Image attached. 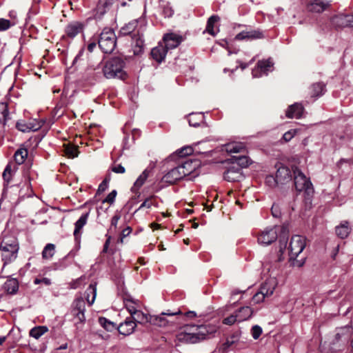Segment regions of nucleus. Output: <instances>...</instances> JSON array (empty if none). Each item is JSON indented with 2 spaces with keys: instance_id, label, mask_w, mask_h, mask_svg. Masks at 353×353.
I'll return each instance as SVG.
<instances>
[{
  "instance_id": "nucleus-1",
  "label": "nucleus",
  "mask_w": 353,
  "mask_h": 353,
  "mask_svg": "<svg viewBox=\"0 0 353 353\" xmlns=\"http://www.w3.org/2000/svg\"><path fill=\"white\" fill-rule=\"evenodd\" d=\"M219 327L213 324L187 325L176 336L179 341L194 344L205 340L210 334L215 333Z\"/></svg>"
},
{
  "instance_id": "nucleus-2",
  "label": "nucleus",
  "mask_w": 353,
  "mask_h": 353,
  "mask_svg": "<svg viewBox=\"0 0 353 353\" xmlns=\"http://www.w3.org/2000/svg\"><path fill=\"white\" fill-rule=\"evenodd\" d=\"M289 232V224L281 222L273 228H268L262 231L258 236V242L261 245H268L279 238V252L283 253L286 247Z\"/></svg>"
},
{
  "instance_id": "nucleus-3",
  "label": "nucleus",
  "mask_w": 353,
  "mask_h": 353,
  "mask_svg": "<svg viewBox=\"0 0 353 353\" xmlns=\"http://www.w3.org/2000/svg\"><path fill=\"white\" fill-rule=\"evenodd\" d=\"M19 248V243L14 237H5L2 240L0 244V256L3 262L2 270L17 259Z\"/></svg>"
},
{
  "instance_id": "nucleus-4",
  "label": "nucleus",
  "mask_w": 353,
  "mask_h": 353,
  "mask_svg": "<svg viewBox=\"0 0 353 353\" xmlns=\"http://www.w3.org/2000/svg\"><path fill=\"white\" fill-rule=\"evenodd\" d=\"M125 62L120 57H113L106 61L102 68L104 77L106 79H124L126 73L123 70Z\"/></svg>"
},
{
  "instance_id": "nucleus-5",
  "label": "nucleus",
  "mask_w": 353,
  "mask_h": 353,
  "mask_svg": "<svg viewBox=\"0 0 353 353\" xmlns=\"http://www.w3.org/2000/svg\"><path fill=\"white\" fill-rule=\"evenodd\" d=\"M292 171L296 190L297 192L303 191L305 203H311L314 194L312 183L297 167L293 168Z\"/></svg>"
},
{
  "instance_id": "nucleus-6",
  "label": "nucleus",
  "mask_w": 353,
  "mask_h": 353,
  "mask_svg": "<svg viewBox=\"0 0 353 353\" xmlns=\"http://www.w3.org/2000/svg\"><path fill=\"white\" fill-rule=\"evenodd\" d=\"M306 246V238L301 235H294L292 236L289 244L290 260L292 261V265L301 267L304 261L296 260L298 256L303 252Z\"/></svg>"
},
{
  "instance_id": "nucleus-7",
  "label": "nucleus",
  "mask_w": 353,
  "mask_h": 353,
  "mask_svg": "<svg viewBox=\"0 0 353 353\" xmlns=\"http://www.w3.org/2000/svg\"><path fill=\"white\" fill-rule=\"evenodd\" d=\"M97 43L103 53H112L117 46L114 31L112 28H105L97 37Z\"/></svg>"
},
{
  "instance_id": "nucleus-8",
  "label": "nucleus",
  "mask_w": 353,
  "mask_h": 353,
  "mask_svg": "<svg viewBox=\"0 0 353 353\" xmlns=\"http://www.w3.org/2000/svg\"><path fill=\"white\" fill-rule=\"evenodd\" d=\"M85 303L82 297L77 298L72 303L69 315L77 327L85 321Z\"/></svg>"
},
{
  "instance_id": "nucleus-9",
  "label": "nucleus",
  "mask_w": 353,
  "mask_h": 353,
  "mask_svg": "<svg viewBox=\"0 0 353 353\" xmlns=\"http://www.w3.org/2000/svg\"><path fill=\"white\" fill-rule=\"evenodd\" d=\"M17 165L11 162L8 163L4 169L3 172V189L2 192V196L4 198L8 197L10 189H14L16 191L19 190V185H10L12 176L17 170Z\"/></svg>"
},
{
  "instance_id": "nucleus-10",
  "label": "nucleus",
  "mask_w": 353,
  "mask_h": 353,
  "mask_svg": "<svg viewBox=\"0 0 353 353\" xmlns=\"http://www.w3.org/2000/svg\"><path fill=\"white\" fill-rule=\"evenodd\" d=\"M223 179L228 182H239L245 179V176L238 165L231 164L223 172Z\"/></svg>"
},
{
  "instance_id": "nucleus-11",
  "label": "nucleus",
  "mask_w": 353,
  "mask_h": 353,
  "mask_svg": "<svg viewBox=\"0 0 353 353\" xmlns=\"http://www.w3.org/2000/svg\"><path fill=\"white\" fill-rule=\"evenodd\" d=\"M330 22L336 29L347 26L353 28V14H336L331 18Z\"/></svg>"
},
{
  "instance_id": "nucleus-12",
  "label": "nucleus",
  "mask_w": 353,
  "mask_h": 353,
  "mask_svg": "<svg viewBox=\"0 0 353 353\" xmlns=\"http://www.w3.org/2000/svg\"><path fill=\"white\" fill-rule=\"evenodd\" d=\"M139 21L134 19L125 24L119 30V36H132L137 35L143 31L141 26H139Z\"/></svg>"
},
{
  "instance_id": "nucleus-13",
  "label": "nucleus",
  "mask_w": 353,
  "mask_h": 353,
  "mask_svg": "<svg viewBox=\"0 0 353 353\" xmlns=\"http://www.w3.org/2000/svg\"><path fill=\"white\" fill-rule=\"evenodd\" d=\"M276 168H277L276 177L279 185H284L292 181V171L288 167L283 165L282 163H276Z\"/></svg>"
},
{
  "instance_id": "nucleus-14",
  "label": "nucleus",
  "mask_w": 353,
  "mask_h": 353,
  "mask_svg": "<svg viewBox=\"0 0 353 353\" xmlns=\"http://www.w3.org/2000/svg\"><path fill=\"white\" fill-rule=\"evenodd\" d=\"M183 41V37L173 32L165 34L163 37V46L165 49H174L178 47Z\"/></svg>"
},
{
  "instance_id": "nucleus-15",
  "label": "nucleus",
  "mask_w": 353,
  "mask_h": 353,
  "mask_svg": "<svg viewBox=\"0 0 353 353\" xmlns=\"http://www.w3.org/2000/svg\"><path fill=\"white\" fill-rule=\"evenodd\" d=\"M84 29V24L80 21H72L65 28L64 38L67 37L70 39L74 38L78 34L82 33Z\"/></svg>"
},
{
  "instance_id": "nucleus-16",
  "label": "nucleus",
  "mask_w": 353,
  "mask_h": 353,
  "mask_svg": "<svg viewBox=\"0 0 353 353\" xmlns=\"http://www.w3.org/2000/svg\"><path fill=\"white\" fill-rule=\"evenodd\" d=\"M184 177L185 174L182 172L179 165H177L165 174L163 176L162 181L169 184H174Z\"/></svg>"
},
{
  "instance_id": "nucleus-17",
  "label": "nucleus",
  "mask_w": 353,
  "mask_h": 353,
  "mask_svg": "<svg viewBox=\"0 0 353 353\" xmlns=\"http://www.w3.org/2000/svg\"><path fill=\"white\" fill-rule=\"evenodd\" d=\"M179 314H181L180 310L174 312H163L159 316L150 315L149 323L159 327H165L169 321L164 317V316H172Z\"/></svg>"
},
{
  "instance_id": "nucleus-18",
  "label": "nucleus",
  "mask_w": 353,
  "mask_h": 353,
  "mask_svg": "<svg viewBox=\"0 0 353 353\" xmlns=\"http://www.w3.org/2000/svg\"><path fill=\"white\" fill-rule=\"evenodd\" d=\"M178 165L182 172L185 174V177L196 170L199 166V163L195 159H182Z\"/></svg>"
},
{
  "instance_id": "nucleus-19",
  "label": "nucleus",
  "mask_w": 353,
  "mask_h": 353,
  "mask_svg": "<svg viewBox=\"0 0 353 353\" xmlns=\"http://www.w3.org/2000/svg\"><path fill=\"white\" fill-rule=\"evenodd\" d=\"M132 48L133 50L134 55H141L144 52V39L143 31L137 35L132 36Z\"/></svg>"
},
{
  "instance_id": "nucleus-20",
  "label": "nucleus",
  "mask_w": 353,
  "mask_h": 353,
  "mask_svg": "<svg viewBox=\"0 0 353 353\" xmlns=\"http://www.w3.org/2000/svg\"><path fill=\"white\" fill-rule=\"evenodd\" d=\"M263 38V34L259 30H243L235 37L236 40H252Z\"/></svg>"
},
{
  "instance_id": "nucleus-21",
  "label": "nucleus",
  "mask_w": 353,
  "mask_h": 353,
  "mask_svg": "<svg viewBox=\"0 0 353 353\" xmlns=\"http://www.w3.org/2000/svg\"><path fill=\"white\" fill-rule=\"evenodd\" d=\"M136 326V323L130 317H128L124 322L119 324L117 329L121 334L128 336L133 333Z\"/></svg>"
},
{
  "instance_id": "nucleus-22",
  "label": "nucleus",
  "mask_w": 353,
  "mask_h": 353,
  "mask_svg": "<svg viewBox=\"0 0 353 353\" xmlns=\"http://www.w3.org/2000/svg\"><path fill=\"white\" fill-rule=\"evenodd\" d=\"M330 6L328 3L323 0H313L307 3L306 8L308 12L314 13H321L325 10Z\"/></svg>"
},
{
  "instance_id": "nucleus-23",
  "label": "nucleus",
  "mask_w": 353,
  "mask_h": 353,
  "mask_svg": "<svg viewBox=\"0 0 353 353\" xmlns=\"http://www.w3.org/2000/svg\"><path fill=\"white\" fill-rule=\"evenodd\" d=\"M278 285L276 278L270 277L268 279L260 288V290L265 294L267 297L272 296Z\"/></svg>"
},
{
  "instance_id": "nucleus-24",
  "label": "nucleus",
  "mask_w": 353,
  "mask_h": 353,
  "mask_svg": "<svg viewBox=\"0 0 353 353\" xmlns=\"http://www.w3.org/2000/svg\"><path fill=\"white\" fill-rule=\"evenodd\" d=\"M304 112V108L301 103H295L290 105L286 110L285 115L288 118H301Z\"/></svg>"
},
{
  "instance_id": "nucleus-25",
  "label": "nucleus",
  "mask_w": 353,
  "mask_h": 353,
  "mask_svg": "<svg viewBox=\"0 0 353 353\" xmlns=\"http://www.w3.org/2000/svg\"><path fill=\"white\" fill-rule=\"evenodd\" d=\"M167 52L168 50L165 49L163 44L159 43L157 46L152 49L150 54L153 59L158 63H161L164 60Z\"/></svg>"
},
{
  "instance_id": "nucleus-26",
  "label": "nucleus",
  "mask_w": 353,
  "mask_h": 353,
  "mask_svg": "<svg viewBox=\"0 0 353 353\" xmlns=\"http://www.w3.org/2000/svg\"><path fill=\"white\" fill-rule=\"evenodd\" d=\"M63 151L65 155L70 159L77 157L79 154V146L70 142L63 144Z\"/></svg>"
},
{
  "instance_id": "nucleus-27",
  "label": "nucleus",
  "mask_w": 353,
  "mask_h": 353,
  "mask_svg": "<svg viewBox=\"0 0 353 353\" xmlns=\"http://www.w3.org/2000/svg\"><path fill=\"white\" fill-rule=\"evenodd\" d=\"M232 165H238L242 170L251 164V160L245 155L232 156L230 159Z\"/></svg>"
},
{
  "instance_id": "nucleus-28",
  "label": "nucleus",
  "mask_w": 353,
  "mask_h": 353,
  "mask_svg": "<svg viewBox=\"0 0 353 353\" xmlns=\"http://www.w3.org/2000/svg\"><path fill=\"white\" fill-rule=\"evenodd\" d=\"M97 296V284L95 283H90L85 292V296L88 303L92 305Z\"/></svg>"
},
{
  "instance_id": "nucleus-29",
  "label": "nucleus",
  "mask_w": 353,
  "mask_h": 353,
  "mask_svg": "<svg viewBox=\"0 0 353 353\" xmlns=\"http://www.w3.org/2000/svg\"><path fill=\"white\" fill-rule=\"evenodd\" d=\"M194 152V150L190 146H185L180 150H176L170 156V159L175 160L176 159H184L187 156L191 155Z\"/></svg>"
},
{
  "instance_id": "nucleus-30",
  "label": "nucleus",
  "mask_w": 353,
  "mask_h": 353,
  "mask_svg": "<svg viewBox=\"0 0 353 353\" xmlns=\"http://www.w3.org/2000/svg\"><path fill=\"white\" fill-rule=\"evenodd\" d=\"M253 311L251 307L244 306L241 307L236 312V315L239 322L248 320L252 315Z\"/></svg>"
},
{
  "instance_id": "nucleus-31",
  "label": "nucleus",
  "mask_w": 353,
  "mask_h": 353,
  "mask_svg": "<svg viewBox=\"0 0 353 353\" xmlns=\"http://www.w3.org/2000/svg\"><path fill=\"white\" fill-rule=\"evenodd\" d=\"M219 21L220 17L218 15H212L208 19L205 31L212 36H215L216 34V32L214 30V26L215 24L218 23Z\"/></svg>"
},
{
  "instance_id": "nucleus-32",
  "label": "nucleus",
  "mask_w": 353,
  "mask_h": 353,
  "mask_svg": "<svg viewBox=\"0 0 353 353\" xmlns=\"http://www.w3.org/2000/svg\"><path fill=\"white\" fill-rule=\"evenodd\" d=\"M10 119V117L7 103H0V123L5 126Z\"/></svg>"
},
{
  "instance_id": "nucleus-33",
  "label": "nucleus",
  "mask_w": 353,
  "mask_h": 353,
  "mask_svg": "<svg viewBox=\"0 0 353 353\" xmlns=\"http://www.w3.org/2000/svg\"><path fill=\"white\" fill-rule=\"evenodd\" d=\"M28 154V150L26 148H19L18 149L14 155V159L15 163L17 166L19 165H21L24 163L26 159L27 158Z\"/></svg>"
},
{
  "instance_id": "nucleus-34",
  "label": "nucleus",
  "mask_w": 353,
  "mask_h": 353,
  "mask_svg": "<svg viewBox=\"0 0 353 353\" xmlns=\"http://www.w3.org/2000/svg\"><path fill=\"white\" fill-rule=\"evenodd\" d=\"M325 92V85L323 83H316L310 87V95L316 97L323 94Z\"/></svg>"
},
{
  "instance_id": "nucleus-35",
  "label": "nucleus",
  "mask_w": 353,
  "mask_h": 353,
  "mask_svg": "<svg viewBox=\"0 0 353 353\" xmlns=\"http://www.w3.org/2000/svg\"><path fill=\"white\" fill-rule=\"evenodd\" d=\"M4 290L9 294H15L19 289V283L16 279L6 281L3 285Z\"/></svg>"
},
{
  "instance_id": "nucleus-36",
  "label": "nucleus",
  "mask_w": 353,
  "mask_h": 353,
  "mask_svg": "<svg viewBox=\"0 0 353 353\" xmlns=\"http://www.w3.org/2000/svg\"><path fill=\"white\" fill-rule=\"evenodd\" d=\"M225 150L228 153L245 152V147L241 143H232L225 145Z\"/></svg>"
},
{
  "instance_id": "nucleus-37",
  "label": "nucleus",
  "mask_w": 353,
  "mask_h": 353,
  "mask_svg": "<svg viewBox=\"0 0 353 353\" xmlns=\"http://www.w3.org/2000/svg\"><path fill=\"white\" fill-rule=\"evenodd\" d=\"M136 323L144 324L149 323L150 315L144 314L140 310H137L132 316H130Z\"/></svg>"
},
{
  "instance_id": "nucleus-38",
  "label": "nucleus",
  "mask_w": 353,
  "mask_h": 353,
  "mask_svg": "<svg viewBox=\"0 0 353 353\" xmlns=\"http://www.w3.org/2000/svg\"><path fill=\"white\" fill-rule=\"evenodd\" d=\"M48 328L46 326H36L30 330L29 334L31 337L39 339L42 335L48 332Z\"/></svg>"
},
{
  "instance_id": "nucleus-39",
  "label": "nucleus",
  "mask_w": 353,
  "mask_h": 353,
  "mask_svg": "<svg viewBox=\"0 0 353 353\" xmlns=\"http://www.w3.org/2000/svg\"><path fill=\"white\" fill-rule=\"evenodd\" d=\"M350 229L348 225V222H345L339 226L336 227V233L341 239L346 238L350 234Z\"/></svg>"
},
{
  "instance_id": "nucleus-40",
  "label": "nucleus",
  "mask_w": 353,
  "mask_h": 353,
  "mask_svg": "<svg viewBox=\"0 0 353 353\" xmlns=\"http://www.w3.org/2000/svg\"><path fill=\"white\" fill-rule=\"evenodd\" d=\"M16 128L19 131H21L23 132H30V131H37L38 130H39V126H37V125L33 126V125H30V127H29L28 123H26L23 121H17L16 123Z\"/></svg>"
},
{
  "instance_id": "nucleus-41",
  "label": "nucleus",
  "mask_w": 353,
  "mask_h": 353,
  "mask_svg": "<svg viewBox=\"0 0 353 353\" xmlns=\"http://www.w3.org/2000/svg\"><path fill=\"white\" fill-rule=\"evenodd\" d=\"M273 65L272 61L270 59L259 61L257 63L259 69L265 74H268V72L271 70L272 68H273Z\"/></svg>"
},
{
  "instance_id": "nucleus-42",
  "label": "nucleus",
  "mask_w": 353,
  "mask_h": 353,
  "mask_svg": "<svg viewBox=\"0 0 353 353\" xmlns=\"http://www.w3.org/2000/svg\"><path fill=\"white\" fill-rule=\"evenodd\" d=\"M148 177V171L145 170L134 182V187L132 188V191L135 192L139 190L144 184Z\"/></svg>"
},
{
  "instance_id": "nucleus-43",
  "label": "nucleus",
  "mask_w": 353,
  "mask_h": 353,
  "mask_svg": "<svg viewBox=\"0 0 353 353\" xmlns=\"http://www.w3.org/2000/svg\"><path fill=\"white\" fill-rule=\"evenodd\" d=\"M55 253V245L52 243L47 244L42 252V257L44 259H51Z\"/></svg>"
},
{
  "instance_id": "nucleus-44",
  "label": "nucleus",
  "mask_w": 353,
  "mask_h": 353,
  "mask_svg": "<svg viewBox=\"0 0 353 353\" xmlns=\"http://www.w3.org/2000/svg\"><path fill=\"white\" fill-rule=\"evenodd\" d=\"M99 323L107 331H112L115 327L114 323L105 317H99Z\"/></svg>"
},
{
  "instance_id": "nucleus-45",
  "label": "nucleus",
  "mask_w": 353,
  "mask_h": 353,
  "mask_svg": "<svg viewBox=\"0 0 353 353\" xmlns=\"http://www.w3.org/2000/svg\"><path fill=\"white\" fill-rule=\"evenodd\" d=\"M157 199L155 196H151L147 199H145V201L143 202V203L140 205L139 210L142 209L143 208H150L152 205H156Z\"/></svg>"
},
{
  "instance_id": "nucleus-46",
  "label": "nucleus",
  "mask_w": 353,
  "mask_h": 353,
  "mask_svg": "<svg viewBox=\"0 0 353 353\" xmlns=\"http://www.w3.org/2000/svg\"><path fill=\"white\" fill-rule=\"evenodd\" d=\"M351 333H352L351 327H350L348 326L341 327L339 329V331L336 334V339H341L342 338V336L345 334H347V338H348L349 336L351 334Z\"/></svg>"
},
{
  "instance_id": "nucleus-47",
  "label": "nucleus",
  "mask_w": 353,
  "mask_h": 353,
  "mask_svg": "<svg viewBox=\"0 0 353 353\" xmlns=\"http://www.w3.org/2000/svg\"><path fill=\"white\" fill-rule=\"evenodd\" d=\"M86 222H76L74 230V236L76 241H79L81 236V230L83 228Z\"/></svg>"
},
{
  "instance_id": "nucleus-48",
  "label": "nucleus",
  "mask_w": 353,
  "mask_h": 353,
  "mask_svg": "<svg viewBox=\"0 0 353 353\" xmlns=\"http://www.w3.org/2000/svg\"><path fill=\"white\" fill-rule=\"evenodd\" d=\"M265 184L270 188H274L279 185L276 176H274L273 175H268L265 177Z\"/></svg>"
},
{
  "instance_id": "nucleus-49",
  "label": "nucleus",
  "mask_w": 353,
  "mask_h": 353,
  "mask_svg": "<svg viewBox=\"0 0 353 353\" xmlns=\"http://www.w3.org/2000/svg\"><path fill=\"white\" fill-rule=\"evenodd\" d=\"M267 297L263 292L260 290L252 297V301L254 304H258L263 302L265 298Z\"/></svg>"
},
{
  "instance_id": "nucleus-50",
  "label": "nucleus",
  "mask_w": 353,
  "mask_h": 353,
  "mask_svg": "<svg viewBox=\"0 0 353 353\" xmlns=\"http://www.w3.org/2000/svg\"><path fill=\"white\" fill-rule=\"evenodd\" d=\"M271 212L274 218L279 219L281 217V208L279 204L274 203L271 208Z\"/></svg>"
},
{
  "instance_id": "nucleus-51",
  "label": "nucleus",
  "mask_w": 353,
  "mask_h": 353,
  "mask_svg": "<svg viewBox=\"0 0 353 353\" xmlns=\"http://www.w3.org/2000/svg\"><path fill=\"white\" fill-rule=\"evenodd\" d=\"M117 195V192L115 190H113L111 192H110L107 196L103 200V203H108L109 204H112L115 200V198Z\"/></svg>"
},
{
  "instance_id": "nucleus-52",
  "label": "nucleus",
  "mask_w": 353,
  "mask_h": 353,
  "mask_svg": "<svg viewBox=\"0 0 353 353\" xmlns=\"http://www.w3.org/2000/svg\"><path fill=\"white\" fill-rule=\"evenodd\" d=\"M162 14L165 17H171L174 14V10L168 3L163 6L162 9Z\"/></svg>"
},
{
  "instance_id": "nucleus-53",
  "label": "nucleus",
  "mask_w": 353,
  "mask_h": 353,
  "mask_svg": "<svg viewBox=\"0 0 353 353\" xmlns=\"http://www.w3.org/2000/svg\"><path fill=\"white\" fill-rule=\"evenodd\" d=\"M12 24L10 20L3 18L0 19V32L8 30Z\"/></svg>"
},
{
  "instance_id": "nucleus-54",
  "label": "nucleus",
  "mask_w": 353,
  "mask_h": 353,
  "mask_svg": "<svg viewBox=\"0 0 353 353\" xmlns=\"http://www.w3.org/2000/svg\"><path fill=\"white\" fill-rule=\"evenodd\" d=\"M251 332H252V337L254 339H257L259 338V336H261V334H262V329L260 326L259 325H254L252 327V330H251Z\"/></svg>"
},
{
  "instance_id": "nucleus-55",
  "label": "nucleus",
  "mask_w": 353,
  "mask_h": 353,
  "mask_svg": "<svg viewBox=\"0 0 353 353\" xmlns=\"http://www.w3.org/2000/svg\"><path fill=\"white\" fill-rule=\"evenodd\" d=\"M236 321H238V319H237L236 314H232V315L225 318L223 320V323L224 324L229 325H233Z\"/></svg>"
},
{
  "instance_id": "nucleus-56",
  "label": "nucleus",
  "mask_w": 353,
  "mask_h": 353,
  "mask_svg": "<svg viewBox=\"0 0 353 353\" xmlns=\"http://www.w3.org/2000/svg\"><path fill=\"white\" fill-rule=\"evenodd\" d=\"M111 170L117 174H123L125 172V168L121 164H113Z\"/></svg>"
},
{
  "instance_id": "nucleus-57",
  "label": "nucleus",
  "mask_w": 353,
  "mask_h": 353,
  "mask_svg": "<svg viewBox=\"0 0 353 353\" xmlns=\"http://www.w3.org/2000/svg\"><path fill=\"white\" fill-rule=\"evenodd\" d=\"M125 305L128 311L130 313L131 316L137 310L134 306V302L130 300L125 301Z\"/></svg>"
},
{
  "instance_id": "nucleus-58",
  "label": "nucleus",
  "mask_w": 353,
  "mask_h": 353,
  "mask_svg": "<svg viewBox=\"0 0 353 353\" xmlns=\"http://www.w3.org/2000/svg\"><path fill=\"white\" fill-rule=\"evenodd\" d=\"M108 184L107 183L106 180H103L102 182L99 184L97 193L95 194V197L100 195L108 188Z\"/></svg>"
},
{
  "instance_id": "nucleus-59",
  "label": "nucleus",
  "mask_w": 353,
  "mask_h": 353,
  "mask_svg": "<svg viewBox=\"0 0 353 353\" xmlns=\"http://www.w3.org/2000/svg\"><path fill=\"white\" fill-rule=\"evenodd\" d=\"M296 134V130H290L283 135V139L285 141V142L290 141Z\"/></svg>"
},
{
  "instance_id": "nucleus-60",
  "label": "nucleus",
  "mask_w": 353,
  "mask_h": 353,
  "mask_svg": "<svg viewBox=\"0 0 353 353\" xmlns=\"http://www.w3.org/2000/svg\"><path fill=\"white\" fill-rule=\"evenodd\" d=\"M34 283L36 285L43 283L46 285H50L51 284V281L50 279L48 278H43V279H35L34 281Z\"/></svg>"
},
{
  "instance_id": "nucleus-61",
  "label": "nucleus",
  "mask_w": 353,
  "mask_h": 353,
  "mask_svg": "<svg viewBox=\"0 0 353 353\" xmlns=\"http://www.w3.org/2000/svg\"><path fill=\"white\" fill-rule=\"evenodd\" d=\"M28 123L29 127H30V125H33V126L37 125V126H39V129H40L43 125L44 121L42 120L37 121L36 119H33V120H31L29 122H28Z\"/></svg>"
},
{
  "instance_id": "nucleus-62",
  "label": "nucleus",
  "mask_w": 353,
  "mask_h": 353,
  "mask_svg": "<svg viewBox=\"0 0 353 353\" xmlns=\"http://www.w3.org/2000/svg\"><path fill=\"white\" fill-rule=\"evenodd\" d=\"M81 282V279H77L76 281H74L70 283V288L72 289H77L78 288Z\"/></svg>"
},
{
  "instance_id": "nucleus-63",
  "label": "nucleus",
  "mask_w": 353,
  "mask_h": 353,
  "mask_svg": "<svg viewBox=\"0 0 353 353\" xmlns=\"http://www.w3.org/2000/svg\"><path fill=\"white\" fill-rule=\"evenodd\" d=\"M194 212V210L192 209H185V210L181 211L180 213L182 214L181 218L182 219H186L187 215L191 214Z\"/></svg>"
},
{
  "instance_id": "nucleus-64",
  "label": "nucleus",
  "mask_w": 353,
  "mask_h": 353,
  "mask_svg": "<svg viewBox=\"0 0 353 353\" xmlns=\"http://www.w3.org/2000/svg\"><path fill=\"white\" fill-rule=\"evenodd\" d=\"M97 39H95V41H92V42H90L88 45V50L89 52H92L94 49L96 48L97 46Z\"/></svg>"
}]
</instances>
